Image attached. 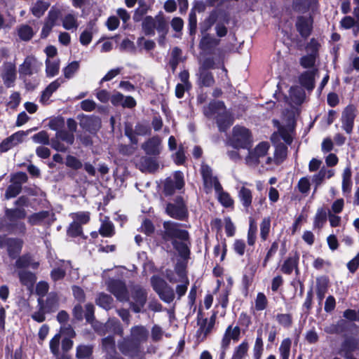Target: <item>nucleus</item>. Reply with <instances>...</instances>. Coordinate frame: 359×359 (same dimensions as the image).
<instances>
[{
  "label": "nucleus",
  "mask_w": 359,
  "mask_h": 359,
  "mask_svg": "<svg viewBox=\"0 0 359 359\" xmlns=\"http://www.w3.org/2000/svg\"><path fill=\"white\" fill-rule=\"evenodd\" d=\"M37 302L39 305H43V309L48 313L56 312L60 307V298L55 292L48 293L45 300L42 298H38Z\"/></svg>",
  "instance_id": "nucleus-19"
},
{
  "label": "nucleus",
  "mask_w": 359,
  "mask_h": 359,
  "mask_svg": "<svg viewBox=\"0 0 359 359\" xmlns=\"http://www.w3.org/2000/svg\"><path fill=\"white\" fill-rule=\"evenodd\" d=\"M142 22V29L146 36H154L155 29L157 27L156 17L147 15L144 18Z\"/></svg>",
  "instance_id": "nucleus-34"
},
{
  "label": "nucleus",
  "mask_w": 359,
  "mask_h": 359,
  "mask_svg": "<svg viewBox=\"0 0 359 359\" xmlns=\"http://www.w3.org/2000/svg\"><path fill=\"white\" fill-rule=\"evenodd\" d=\"M28 176L26 172L18 171L11 174L10 182L22 187V184L28 182Z\"/></svg>",
  "instance_id": "nucleus-50"
},
{
  "label": "nucleus",
  "mask_w": 359,
  "mask_h": 359,
  "mask_svg": "<svg viewBox=\"0 0 359 359\" xmlns=\"http://www.w3.org/2000/svg\"><path fill=\"white\" fill-rule=\"evenodd\" d=\"M264 352V342L262 339V330H257V337L252 348L253 359H262Z\"/></svg>",
  "instance_id": "nucleus-38"
},
{
  "label": "nucleus",
  "mask_w": 359,
  "mask_h": 359,
  "mask_svg": "<svg viewBox=\"0 0 359 359\" xmlns=\"http://www.w3.org/2000/svg\"><path fill=\"white\" fill-rule=\"evenodd\" d=\"M61 85L59 79L51 82L42 92L41 100H48Z\"/></svg>",
  "instance_id": "nucleus-54"
},
{
  "label": "nucleus",
  "mask_w": 359,
  "mask_h": 359,
  "mask_svg": "<svg viewBox=\"0 0 359 359\" xmlns=\"http://www.w3.org/2000/svg\"><path fill=\"white\" fill-rule=\"evenodd\" d=\"M219 19V13L217 10H212L209 15L204 20L200 25V32L201 34H206L211 27L216 23Z\"/></svg>",
  "instance_id": "nucleus-33"
},
{
  "label": "nucleus",
  "mask_w": 359,
  "mask_h": 359,
  "mask_svg": "<svg viewBox=\"0 0 359 359\" xmlns=\"http://www.w3.org/2000/svg\"><path fill=\"white\" fill-rule=\"evenodd\" d=\"M59 61H50L48 58L46 60V73L48 77H53L59 73Z\"/></svg>",
  "instance_id": "nucleus-53"
},
{
  "label": "nucleus",
  "mask_w": 359,
  "mask_h": 359,
  "mask_svg": "<svg viewBox=\"0 0 359 359\" xmlns=\"http://www.w3.org/2000/svg\"><path fill=\"white\" fill-rule=\"evenodd\" d=\"M317 72L318 69L314 68L303 72L299 76V84L308 91H312L315 88V76Z\"/></svg>",
  "instance_id": "nucleus-23"
},
{
  "label": "nucleus",
  "mask_w": 359,
  "mask_h": 359,
  "mask_svg": "<svg viewBox=\"0 0 359 359\" xmlns=\"http://www.w3.org/2000/svg\"><path fill=\"white\" fill-rule=\"evenodd\" d=\"M352 171L351 165H348L345 168L342 174V185L341 189L344 194H350L352 187L351 181Z\"/></svg>",
  "instance_id": "nucleus-39"
},
{
  "label": "nucleus",
  "mask_w": 359,
  "mask_h": 359,
  "mask_svg": "<svg viewBox=\"0 0 359 359\" xmlns=\"http://www.w3.org/2000/svg\"><path fill=\"white\" fill-rule=\"evenodd\" d=\"M292 341L290 338L284 339L280 345L279 352L281 359H289Z\"/></svg>",
  "instance_id": "nucleus-56"
},
{
  "label": "nucleus",
  "mask_w": 359,
  "mask_h": 359,
  "mask_svg": "<svg viewBox=\"0 0 359 359\" xmlns=\"http://www.w3.org/2000/svg\"><path fill=\"white\" fill-rule=\"evenodd\" d=\"M165 213L170 217L184 221L189 217L187 204L182 196H177L174 203H168L165 207Z\"/></svg>",
  "instance_id": "nucleus-9"
},
{
  "label": "nucleus",
  "mask_w": 359,
  "mask_h": 359,
  "mask_svg": "<svg viewBox=\"0 0 359 359\" xmlns=\"http://www.w3.org/2000/svg\"><path fill=\"white\" fill-rule=\"evenodd\" d=\"M295 28L302 38L306 39L312 34L313 29V19L310 15H298L295 22Z\"/></svg>",
  "instance_id": "nucleus-13"
},
{
  "label": "nucleus",
  "mask_w": 359,
  "mask_h": 359,
  "mask_svg": "<svg viewBox=\"0 0 359 359\" xmlns=\"http://www.w3.org/2000/svg\"><path fill=\"white\" fill-rule=\"evenodd\" d=\"M201 174L203 177L204 184L206 186L209 184L210 187L212 185V169L208 165H202L201 169Z\"/></svg>",
  "instance_id": "nucleus-59"
},
{
  "label": "nucleus",
  "mask_w": 359,
  "mask_h": 359,
  "mask_svg": "<svg viewBox=\"0 0 359 359\" xmlns=\"http://www.w3.org/2000/svg\"><path fill=\"white\" fill-rule=\"evenodd\" d=\"M76 336L72 325L62 326L58 333L55 334L49 342L50 351L55 359H72L69 351L72 349V339Z\"/></svg>",
  "instance_id": "nucleus-3"
},
{
  "label": "nucleus",
  "mask_w": 359,
  "mask_h": 359,
  "mask_svg": "<svg viewBox=\"0 0 359 359\" xmlns=\"http://www.w3.org/2000/svg\"><path fill=\"white\" fill-rule=\"evenodd\" d=\"M160 145V138L158 136H154L142 144V149L147 155L156 157L161 153Z\"/></svg>",
  "instance_id": "nucleus-26"
},
{
  "label": "nucleus",
  "mask_w": 359,
  "mask_h": 359,
  "mask_svg": "<svg viewBox=\"0 0 359 359\" xmlns=\"http://www.w3.org/2000/svg\"><path fill=\"white\" fill-rule=\"evenodd\" d=\"M196 76V83L199 88L212 87L215 83L213 74L210 71L198 69Z\"/></svg>",
  "instance_id": "nucleus-24"
},
{
  "label": "nucleus",
  "mask_w": 359,
  "mask_h": 359,
  "mask_svg": "<svg viewBox=\"0 0 359 359\" xmlns=\"http://www.w3.org/2000/svg\"><path fill=\"white\" fill-rule=\"evenodd\" d=\"M359 348L358 340L353 337H346L341 344L339 353L343 354L346 359H357L353 354Z\"/></svg>",
  "instance_id": "nucleus-17"
},
{
  "label": "nucleus",
  "mask_w": 359,
  "mask_h": 359,
  "mask_svg": "<svg viewBox=\"0 0 359 359\" xmlns=\"http://www.w3.org/2000/svg\"><path fill=\"white\" fill-rule=\"evenodd\" d=\"M203 37L200 40L199 47L203 50H210L220 43V39L212 36L210 34H202Z\"/></svg>",
  "instance_id": "nucleus-32"
},
{
  "label": "nucleus",
  "mask_w": 359,
  "mask_h": 359,
  "mask_svg": "<svg viewBox=\"0 0 359 359\" xmlns=\"http://www.w3.org/2000/svg\"><path fill=\"white\" fill-rule=\"evenodd\" d=\"M50 4L48 2L38 0L31 8V13L36 18H41L48 10Z\"/></svg>",
  "instance_id": "nucleus-44"
},
{
  "label": "nucleus",
  "mask_w": 359,
  "mask_h": 359,
  "mask_svg": "<svg viewBox=\"0 0 359 359\" xmlns=\"http://www.w3.org/2000/svg\"><path fill=\"white\" fill-rule=\"evenodd\" d=\"M107 327L111 330L114 334L123 337V327L121 322L118 319H111L107 323Z\"/></svg>",
  "instance_id": "nucleus-55"
},
{
  "label": "nucleus",
  "mask_w": 359,
  "mask_h": 359,
  "mask_svg": "<svg viewBox=\"0 0 359 359\" xmlns=\"http://www.w3.org/2000/svg\"><path fill=\"white\" fill-rule=\"evenodd\" d=\"M184 187V176L182 172L177 171L174 180L167 178L163 184V193L165 196H172L176 189L180 190Z\"/></svg>",
  "instance_id": "nucleus-12"
},
{
  "label": "nucleus",
  "mask_w": 359,
  "mask_h": 359,
  "mask_svg": "<svg viewBox=\"0 0 359 359\" xmlns=\"http://www.w3.org/2000/svg\"><path fill=\"white\" fill-rule=\"evenodd\" d=\"M99 233L103 237H112L116 233L114 224L111 222H103L100 227Z\"/></svg>",
  "instance_id": "nucleus-57"
},
{
  "label": "nucleus",
  "mask_w": 359,
  "mask_h": 359,
  "mask_svg": "<svg viewBox=\"0 0 359 359\" xmlns=\"http://www.w3.org/2000/svg\"><path fill=\"white\" fill-rule=\"evenodd\" d=\"M343 317L347 321L353 323L355 321L359 322V309L358 311L351 309H347L343 312Z\"/></svg>",
  "instance_id": "nucleus-64"
},
{
  "label": "nucleus",
  "mask_w": 359,
  "mask_h": 359,
  "mask_svg": "<svg viewBox=\"0 0 359 359\" xmlns=\"http://www.w3.org/2000/svg\"><path fill=\"white\" fill-rule=\"evenodd\" d=\"M279 247V243L278 241H274L271 245L266 248L265 256L263 259L262 266L265 269L269 262L273 258L275 255L277 253Z\"/></svg>",
  "instance_id": "nucleus-42"
},
{
  "label": "nucleus",
  "mask_w": 359,
  "mask_h": 359,
  "mask_svg": "<svg viewBox=\"0 0 359 359\" xmlns=\"http://www.w3.org/2000/svg\"><path fill=\"white\" fill-rule=\"evenodd\" d=\"M149 337V331L145 326L134 325L130 330V335L118 341V348L123 355L138 356L143 350L142 344L147 342Z\"/></svg>",
  "instance_id": "nucleus-2"
},
{
  "label": "nucleus",
  "mask_w": 359,
  "mask_h": 359,
  "mask_svg": "<svg viewBox=\"0 0 359 359\" xmlns=\"http://www.w3.org/2000/svg\"><path fill=\"white\" fill-rule=\"evenodd\" d=\"M249 348L248 341L246 339L243 340L234 348L231 359H245L248 355Z\"/></svg>",
  "instance_id": "nucleus-37"
},
{
  "label": "nucleus",
  "mask_w": 359,
  "mask_h": 359,
  "mask_svg": "<svg viewBox=\"0 0 359 359\" xmlns=\"http://www.w3.org/2000/svg\"><path fill=\"white\" fill-rule=\"evenodd\" d=\"M355 323H350L345 319H339L336 323L331 324L325 329V332L330 334H340L348 332L351 328L355 327Z\"/></svg>",
  "instance_id": "nucleus-21"
},
{
  "label": "nucleus",
  "mask_w": 359,
  "mask_h": 359,
  "mask_svg": "<svg viewBox=\"0 0 359 359\" xmlns=\"http://www.w3.org/2000/svg\"><path fill=\"white\" fill-rule=\"evenodd\" d=\"M36 63L37 60L34 56L28 55L19 67L20 78L23 81L27 90H33L38 84L35 81L32 82L27 79V76H30L34 73L37 72L36 68Z\"/></svg>",
  "instance_id": "nucleus-7"
},
{
  "label": "nucleus",
  "mask_w": 359,
  "mask_h": 359,
  "mask_svg": "<svg viewBox=\"0 0 359 359\" xmlns=\"http://www.w3.org/2000/svg\"><path fill=\"white\" fill-rule=\"evenodd\" d=\"M76 359H94L93 346L90 344H79L76 348Z\"/></svg>",
  "instance_id": "nucleus-36"
},
{
  "label": "nucleus",
  "mask_w": 359,
  "mask_h": 359,
  "mask_svg": "<svg viewBox=\"0 0 359 359\" xmlns=\"http://www.w3.org/2000/svg\"><path fill=\"white\" fill-rule=\"evenodd\" d=\"M140 6L135 9L133 16L134 22H139L143 20V16L147 13L148 7L147 4L143 1H140Z\"/></svg>",
  "instance_id": "nucleus-61"
},
{
  "label": "nucleus",
  "mask_w": 359,
  "mask_h": 359,
  "mask_svg": "<svg viewBox=\"0 0 359 359\" xmlns=\"http://www.w3.org/2000/svg\"><path fill=\"white\" fill-rule=\"evenodd\" d=\"M318 57L314 56L313 54H306L303 55L299 59L300 65L304 69H310L314 67Z\"/></svg>",
  "instance_id": "nucleus-58"
},
{
  "label": "nucleus",
  "mask_w": 359,
  "mask_h": 359,
  "mask_svg": "<svg viewBox=\"0 0 359 359\" xmlns=\"http://www.w3.org/2000/svg\"><path fill=\"white\" fill-rule=\"evenodd\" d=\"M67 235L71 238H76L79 236L86 239L87 237L84 236L83 233V228L81 224L72 222L67 229Z\"/></svg>",
  "instance_id": "nucleus-45"
},
{
  "label": "nucleus",
  "mask_w": 359,
  "mask_h": 359,
  "mask_svg": "<svg viewBox=\"0 0 359 359\" xmlns=\"http://www.w3.org/2000/svg\"><path fill=\"white\" fill-rule=\"evenodd\" d=\"M233 122V116L228 112L220 113L216 117V123L220 132H226Z\"/></svg>",
  "instance_id": "nucleus-29"
},
{
  "label": "nucleus",
  "mask_w": 359,
  "mask_h": 359,
  "mask_svg": "<svg viewBox=\"0 0 359 359\" xmlns=\"http://www.w3.org/2000/svg\"><path fill=\"white\" fill-rule=\"evenodd\" d=\"M182 224L177 222L166 221L163 223V230L160 236L163 243L171 242L178 256L187 262L191 257V239L189 232L181 229Z\"/></svg>",
  "instance_id": "nucleus-1"
},
{
  "label": "nucleus",
  "mask_w": 359,
  "mask_h": 359,
  "mask_svg": "<svg viewBox=\"0 0 359 359\" xmlns=\"http://www.w3.org/2000/svg\"><path fill=\"white\" fill-rule=\"evenodd\" d=\"M312 4V0H293L292 8L295 11L303 13L309 11Z\"/></svg>",
  "instance_id": "nucleus-51"
},
{
  "label": "nucleus",
  "mask_w": 359,
  "mask_h": 359,
  "mask_svg": "<svg viewBox=\"0 0 359 359\" xmlns=\"http://www.w3.org/2000/svg\"><path fill=\"white\" fill-rule=\"evenodd\" d=\"M252 135L248 128L238 125L233 128L232 137L230 140L231 146L236 149H250L252 147Z\"/></svg>",
  "instance_id": "nucleus-5"
},
{
  "label": "nucleus",
  "mask_w": 359,
  "mask_h": 359,
  "mask_svg": "<svg viewBox=\"0 0 359 359\" xmlns=\"http://www.w3.org/2000/svg\"><path fill=\"white\" fill-rule=\"evenodd\" d=\"M155 158L156 157L152 156H141L137 163L139 169L143 172H148L153 173L156 172L158 170L159 165Z\"/></svg>",
  "instance_id": "nucleus-25"
},
{
  "label": "nucleus",
  "mask_w": 359,
  "mask_h": 359,
  "mask_svg": "<svg viewBox=\"0 0 359 359\" xmlns=\"http://www.w3.org/2000/svg\"><path fill=\"white\" fill-rule=\"evenodd\" d=\"M217 311H213L212 314L209 318H203V312L201 308L198 309L197 313V325L199 328L196 332V340L198 343L204 341L208 335L210 334L215 325L217 319Z\"/></svg>",
  "instance_id": "nucleus-6"
},
{
  "label": "nucleus",
  "mask_w": 359,
  "mask_h": 359,
  "mask_svg": "<svg viewBox=\"0 0 359 359\" xmlns=\"http://www.w3.org/2000/svg\"><path fill=\"white\" fill-rule=\"evenodd\" d=\"M22 187L11 183L6 189L4 198L6 200H9L11 198H15L22 192Z\"/></svg>",
  "instance_id": "nucleus-60"
},
{
  "label": "nucleus",
  "mask_w": 359,
  "mask_h": 359,
  "mask_svg": "<svg viewBox=\"0 0 359 359\" xmlns=\"http://www.w3.org/2000/svg\"><path fill=\"white\" fill-rule=\"evenodd\" d=\"M34 34L32 27L28 25H22L18 29V35L22 41H30L34 36Z\"/></svg>",
  "instance_id": "nucleus-47"
},
{
  "label": "nucleus",
  "mask_w": 359,
  "mask_h": 359,
  "mask_svg": "<svg viewBox=\"0 0 359 359\" xmlns=\"http://www.w3.org/2000/svg\"><path fill=\"white\" fill-rule=\"evenodd\" d=\"M102 349L106 353H111L116 350V341L114 336L109 335L102 339Z\"/></svg>",
  "instance_id": "nucleus-46"
},
{
  "label": "nucleus",
  "mask_w": 359,
  "mask_h": 359,
  "mask_svg": "<svg viewBox=\"0 0 359 359\" xmlns=\"http://www.w3.org/2000/svg\"><path fill=\"white\" fill-rule=\"evenodd\" d=\"M62 26L65 29L70 30L73 28H77L78 24L75 16L69 13L66 15L62 20Z\"/></svg>",
  "instance_id": "nucleus-62"
},
{
  "label": "nucleus",
  "mask_w": 359,
  "mask_h": 359,
  "mask_svg": "<svg viewBox=\"0 0 359 359\" xmlns=\"http://www.w3.org/2000/svg\"><path fill=\"white\" fill-rule=\"evenodd\" d=\"M157 27L156 30L159 34L158 43L159 46H164L165 44L166 36L169 32L168 24L164 15L160 12L156 15Z\"/></svg>",
  "instance_id": "nucleus-22"
},
{
  "label": "nucleus",
  "mask_w": 359,
  "mask_h": 359,
  "mask_svg": "<svg viewBox=\"0 0 359 359\" xmlns=\"http://www.w3.org/2000/svg\"><path fill=\"white\" fill-rule=\"evenodd\" d=\"M109 292L113 294L117 300L128 302L129 300L128 291L124 282L120 280H112L108 284Z\"/></svg>",
  "instance_id": "nucleus-14"
},
{
  "label": "nucleus",
  "mask_w": 359,
  "mask_h": 359,
  "mask_svg": "<svg viewBox=\"0 0 359 359\" xmlns=\"http://www.w3.org/2000/svg\"><path fill=\"white\" fill-rule=\"evenodd\" d=\"M27 217L26 210L20 208H8L4 210V215L0 217V229L10 233L25 236L26 224L22 220Z\"/></svg>",
  "instance_id": "nucleus-4"
},
{
  "label": "nucleus",
  "mask_w": 359,
  "mask_h": 359,
  "mask_svg": "<svg viewBox=\"0 0 359 359\" xmlns=\"http://www.w3.org/2000/svg\"><path fill=\"white\" fill-rule=\"evenodd\" d=\"M131 297L133 301L129 303L130 308L135 313H140L147 302V290L141 287H135Z\"/></svg>",
  "instance_id": "nucleus-10"
},
{
  "label": "nucleus",
  "mask_w": 359,
  "mask_h": 359,
  "mask_svg": "<svg viewBox=\"0 0 359 359\" xmlns=\"http://www.w3.org/2000/svg\"><path fill=\"white\" fill-rule=\"evenodd\" d=\"M238 196L243 206L246 210H248L252 202V194L251 190L245 187H242L238 191Z\"/></svg>",
  "instance_id": "nucleus-40"
},
{
  "label": "nucleus",
  "mask_w": 359,
  "mask_h": 359,
  "mask_svg": "<svg viewBox=\"0 0 359 359\" xmlns=\"http://www.w3.org/2000/svg\"><path fill=\"white\" fill-rule=\"evenodd\" d=\"M356 117V107L353 104L347 105L341 115L342 128L347 134H351L354 126V121Z\"/></svg>",
  "instance_id": "nucleus-15"
},
{
  "label": "nucleus",
  "mask_w": 359,
  "mask_h": 359,
  "mask_svg": "<svg viewBox=\"0 0 359 359\" xmlns=\"http://www.w3.org/2000/svg\"><path fill=\"white\" fill-rule=\"evenodd\" d=\"M49 217V212L47 210H41L30 215L27 218V222L31 226L41 224L45 219Z\"/></svg>",
  "instance_id": "nucleus-41"
},
{
  "label": "nucleus",
  "mask_w": 359,
  "mask_h": 359,
  "mask_svg": "<svg viewBox=\"0 0 359 359\" xmlns=\"http://www.w3.org/2000/svg\"><path fill=\"white\" fill-rule=\"evenodd\" d=\"M113 302L111 296L104 292L100 293L95 299L96 304L107 311L111 309Z\"/></svg>",
  "instance_id": "nucleus-43"
},
{
  "label": "nucleus",
  "mask_w": 359,
  "mask_h": 359,
  "mask_svg": "<svg viewBox=\"0 0 359 359\" xmlns=\"http://www.w3.org/2000/svg\"><path fill=\"white\" fill-rule=\"evenodd\" d=\"M268 306V300L263 292H258L255 299V309L258 311H263Z\"/></svg>",
  "instance_id": "nucleus-63"
},
{
  "label": "nucleus",
  "mask_w": 359,
  "mask_h": 359,
  "mask_svg": "<svg viewBox=\"0 0 359 359\" xmlns=\"http://www.w3.org/2000/svg\"><path fill=\"white\" fill-rule=\"evenodd\" d=\"M18 276L21 285L28 288L33 287L37 278L35 273L27 270L18 271Z\"/></svg>",
  "instance_id": "nucleus-30"
},
{
  "label": "nucleus",
  "mask_w": 359,
  "mask_h": 359,
  "mask_svg": "<svg viewBox=\"0 0 359 359\" xmlns=\"http://www.w3.org/2000/svg\"><path fill=\"white\" fill-rule=\"evenodd\" d=\"M151 285L163 302L170 304L174 300L175 297L174 290L161 277L156 275L152 276Z\"/></svg>",
  "instance_id": "nucleus-8"
},
{
  "label": "nucleus",
  "mask_w": 359,
  "mask_h": 359,
  "mask_svg": "<svg viewBox=\"0 0 359 359\" xmlns=\"http://www.w3.org/2000/svg\"><path fill=\"white\" fill-rule=\"evenodd\" d=\"M1 76L6 88L14 86L17 76V70L15 63L11 62H4Z\"/></svg>",
  "instance_id": "nucleus-16"
},
{
  "label": "nucleus",
  "mask_w": 359,
  "mask_h": 359,
  "mask_svg": "<svg viewBox=\"0 0 359 359\" xmlns=\"http://www.w3.org/2000/svg\"><path fill=\"white\" fill-rule=\"evenodd\" d=\"M24 242L21 238H8L7 245V253L8 257L12 259H16L20 254Z\"/></svg>",
  "instance_id": "nucleus-27"
},
{
  "label": "nucleus",
  "mask_w": 359,
  "mask_h": 359,
  "mask_svg": "<svg viewBox=\"0 0 359 359\" xmlns=\"http://www.w3.org/2000/svg\"><path fill=\"white\" fill-rule=\"evenodd\" d=\"M15 266L18 269H24L31 266L33 269H37L39 266V262L33 261V256L29 253H25L16 258Z\"/></svg>",
  "instance_id": "nucleus-28"
},
{
  "label": "nucleus",
  "mask_w": 359,
  "mask_h": 359,
  "mask_svg": "<svg viewBox=\"0 0 359 359\" xmlns=\"http://www.w3.org/2000/svg\"><path fill=\"white\" fill-rule=\"evenodd\" d=\"M278 323L284 328H290L293 324L292 315L291 313H278L276 316Z\"/></svg>",
  "instance_id": "nucleus-49"
},
{
  "label": "nucleus",
  "mask_w": 359,
  "mask_h": 359,
  "mask_svg": "<svg viewBox=\"0 0 359 359\" xmlns=\"http://www.w3.org/2000/svg\"><path fill=\"white\" fill-rule=\"evenodd\" d=\"M257 227L254 219L250 218L247 233V243L250 246H254L257 241Z\"/></svg>",
  "instance_id": "nucleus-48"
},
{
  "label": "nucleus",
  "mask_w": 359,
  "mask_h": 359,
  "mask_svg": "<svg viewBox=\"0 0 359 359\" xmlns=\"http://www.w3.org/2000/svg\"><path fill=\"white\" fill-rule=\"evenodd\" d=\"M299 262V253L297 250L292 251L280 266V271L285 275H290L294 271V268H297Z\"/></svg>",
  "instance_id": "nucleus-20"
},
{
  "label": "nucleus",
  "mask_w": 359,
  "mask_h": 359,
  "mask_svg": "<svg viewBox=\"0 0 359 359\" xmlns=\"http://www.w3.org/2000/svg\"><path fill=\"white\" fill-rule=\"evenodd\" d=\"M80 127L90 133H96L101 128V119L95 115L79 114L77 116Z\"/></svg>",
  "instance_id": "nucleus-11"
},
{
  "label": "nucleus",
  "mask_w": 359,
  "mask_h": 359,
  "mask_svg": "<svg viewBox=\"0 0 359 359\" xmlns=\"http://www.w3.org/2000/svg\"><path fill=\"white\" fill-rule=\"evenodd\" d=\"M328 210L325 207H320L317 209L313 218V228L321 229L327 220Z\"/></svg>",
  "instance_id": "nucleus-31"
},
{
  "label": "nucleus",
  "mask_w": 359,
  "mask_h": 359,
  "mask_svg": "<svg viewBox=\"0 0 359 359\" xmlns=\"http://www.w3.org/2000/svg\"><path fill=\"white\" fill-rule=\"evenodd\" d=\"M271 228V218L264 217L260 223V238L262 241H266L269 236Z\"/></svg>",
  "instance_id": "nucleus-52"
},
{
  "label": "nucleus",
  "mask_w": 359,
  "mask_h": 359,
  "mask_svg": "<svg viewBox=\"0 0 359 359\" xmlns=\"http://www.w3.org/2000/svg\"><path fill=\"white\" fill-rule=\"evenodd\" d=\"M241 337V327L239 326H235L233 328L232 325H229L224 334L220 342V347L229 350L231 344V341L233 340L234 342L238 341Z\"/></svg>",
  "instance_id": "nucleus-18"
},
{
  "label": "nucleus",
  "mask_w": 359,
  "mask_h": 359,
  "mask_svg": "<svg viewBox=\"0 0 359 359\" xmlns=\"http://www.w3.org/2000/svg\"><path fill=\"white\" fill-rule=\"evenodd\" d=\"M177 273L184 279V283L182 285H177L176 287V293L177 294V297L178 299H180L182 296H184L186 294L188 285L189 284V280L185 273L184 266H180L177 269Z\"/></svg>",
  "instance_id": "nucleus-35"
}]
</instances>
